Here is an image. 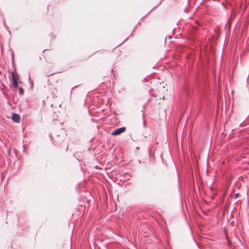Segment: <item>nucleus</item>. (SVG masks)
Returning a JSON list of instances; mask_svg holds the SVG:
<instances>
[{
  "label": "nucleus",
  "mask_w": 249,
  "mask_h": 249,
  "mask_svg": "<svg viewBox=\"0 0 249 249\" xmlns=\"http://www.w3.org/2000/svg\"><path fill=\"white\" fill-rule=\"evenodd\" d=\"M67 150L68 149V146L67 147V148H66Z\"/></svg>",
  "instance_id": "9b49d317"
},
{
  "label": "nucleus",
  "mask_w": 249,
  "mask_h": 249,
  "mask_svg": "<svg viewBox=\"0 0 249 249\" xmlns=\"http://www.w3.org/2000/svg\"><path fill=\"white\" fill-rule=\"evenodd\" d=\"M125 129L126 128L125 127H120L113 131L111 134L113 136L118 135L121 134L122 133L124 132Z\"/></svg>",
  "instance_id": "f03ea898"
},
{
  "label": "nucleus",
  "mask_w": 249,
  "mask_h": 249,
  "mask_svg": "<svg viewBox=\"0 0 249 249\" xmlns=\"http://www.w3.org/2000/svg\"><path fill=\"white\" fill-rule=\"evenodd\" d=\"M8 154H9V155H10V151H8Z\"/></svg>",
  "instance_id": "1a4fd4ad"
},
{
  "label": "nucleus",
  "mask_w": 249,
  "mask_h": 249,
  "mask_svg": "<svg viewBox=\"0 0 249 249\" xmlns=\"http://www.w3.org/2000/svg\"><path fill=\"white\" fill-rule=\"evenodd\" d=\"M143 126H144V127H145V126H146L145 122L144 120H143Z\"/></svg>",
  "instance_id": "423d86ee"
},
{
  "label": "nucleus",
  "mask_w": 249,
  "mask_h": 249,
  "mask_svg": "<svg viewBox=\"0 0 249 249\" xmlns=\"http://www.w3.org/2000/svg\"><path fill=\"white\" fill-rule=\"evenodd\" d=\"M12 119L14 122L19 123L20 120V116L17 113H13L12 115Z\"/></svg>",
  "instance_id": "7ed1b4c3"
},
{
  "label": "nucleus",
  "mask_w": 249,
  "mask_h": 249,
  "mask_svg": "<svg viewBox=\"0 0 249 249\" xmlns=\"http://www.w3.org/2000/svg\"><path fill=\"white\" fill-rule=\"evenodd\" d=\"M239 196V194L238 193H237V194H235L234 197L235 198H237Z\"/></svg>",
  "instance_id": "39448f33"
},
{
  "label": "nucleus",
  "mask_w": 249,
  "mask_h": 249,
  "mask_svg": "<svg viewBox=\"0 0 249 249\" xmlns=\"http://www.w3.org/2000/svg\"><path fill=\"white\" fill-rule=\"evenodd\" d=\"M18 91L20 95H22L24 93V89L21 87L19 88Z\"/></svg>",
  "instance_id": "20e7f679"
},
{
  "label": "nucleus",
  "mask_w": 249,
  "mask_h": 249,
  "mask_svg": "<svg viewBox=\"0 0 249 249\" xmlns=\"http://www.w3.org/2000/svg\"><path fill=\"white\" fill-rule=\"evenodd\" d=\"M228 242L229 243V244H230V242H229V240H228Z\"/></svg>",
  "instance_id": "f8f14e48"
},
{
  "label": "nucleus",
  "mask_w": 249,
  "mask_h": 249,
  "mask_svg": "<svg viewBox=\"0 0 249 249\" xmlns=\"http://www.w3.org/2000/svg\"><path fill=\"white\" fill-rule=\"evenodd\" d=\"M144 112H143L142 116H143V118H144Z\"/></svg>",
  "instance_id": "0eeeda50"
},
{
  "label": "nucleus",
  "mask_w": 249,
  "mask_h": 249,
  "mask_svg": "<svg viewBox=\"0 0 249 249\" xmlns=\"http://www.w3.org/2000/svg\"><path fill=\"white\" fill-rule=\"evenodd\" d=\"M76 159H77V160H80L78 158H76Z\"/></svg>",
  "instance_id": "9d476101"
},
{
  "label": "nucleus",
  "mask_w": 249,
  "mask_h": 249,
  "mask_svg": "<svg viewBox=\"0 0 249 249\" xmlns=\"http://www.w3.org/2000/svg\"><path fill=\"white\" fill-rule=\"evenodd\" d=\"M29 81H31V78H30V76H29Z\"/></svg>",
  "instance_id": "6e6552de"
},
{
  "label": "nucleus",
  "mask_w": 249,
  "mask_h": 249,
  "mask_svg": "<svg viewBox=\"0 0 249 249\" xmlns=\"http://www.w3.org/2000/svg\"><path fill=\"white\" fill-rule=\"evenodd\" d=\"M11 76L12 78V83L14 87L15 88H18V77L17 75H16L13 72L11 73Z\"/></svg>",
  "instance_id": "f257e3e1"
}]
</instances>
